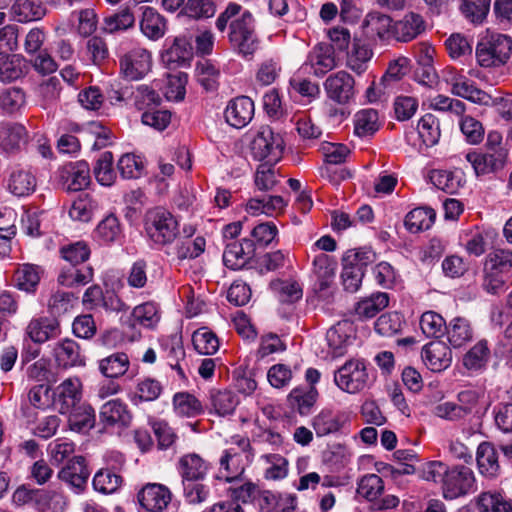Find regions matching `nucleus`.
Listing matches in <instances>:
<instances>
[{
    "label": "nucleus",
    "instance_id": "nucleus-1",
    "mask_svg": "<svg viewBox=\"0 0 512 512\" xmlns=\"http://www.w3.org/2000/svg\"><path fill=\"white\" fill-rule=\"evenodd\" d=\"M215 27L223 33L231 49L243 58H252L259 49L260 39L256 31V20L252 13L236 3L230 2L218 15Z\"/></svg>",
    "mask_w": 512,
    "mask_h": 512
},
{
    "label": "nucleus",
    "instance_id": "nucleus-2",
    "mask_svg": "<svg viewBox=\"0 0 512 512\" xmlns=\"http://www.w3.org/2000/svg\"><path fill=\"white\" fill-rule=\"evenodd\" d=\"M144 229L148 238L157 246L171 244L179 234L176 217L163 207H154L145 213Z\"/></svg>",
    "mask_w": 512,
    "mask_h": 512
},
{
    "label": "nucleus",
    "instance_id": "nucleus-3",
    "mask_svg": "<svg viewBox=\"0 0 512 512\" xmlns=\"http://www.w3.org/2000/svg\"><path fill=\"white\" fill-rule=\"evenodd\" d=\"M512 53V38L504 34H492L478 42L476 59L482 67H499L507 63Z\"/></svg>",
    "mask_w": 512,
    "mask_h": 512
},
{
    "label": "nucleus",
    "instance_id": "nucleus-4",
    "mask_svg": "<svg viewBox=\"0 0 512 512\" xmlns=\"http://www.w3.org/2000/svg\"><path fill=\"white\" fill-rule=\"evenodd\" d=\"M193 57L191 37L187 35L167 38L160 54L162 64L170 70L190 66Z\"/></svg>",
    "mask_w": 512,
    "mask_h": 512
},
{
    "label": "nucleus",
    "instance_id": "nucleus-5",
    "mask_svg": "<svg viewBox=\"0 0 512 512\" xmlns=\"http://www.w3.org/2000/svg\"><path fill=\"white\" fill-rule=\"evenodd\" d=\"M336 385L347 393H357L368 386L369 374L363 360L347 361L334 375Z\"/></svg>",
    "mask_w": 512,
    "mask_h": 512
},
{
    "label": "nucleus",
    "instance_id": "nucleus-6",
    "mask_svg": "<svg viewBox=\"0 0 512 512\" xmlns=\"http://www.w3.org/2000/svg\"><path fill=\"white\" fill-rule=\"evenodd\" d=\"M477 490L476 478L471 468L463 465L452 466L442 488L443 497L453 500Z\"/></svg>",
    "mask_w": 512,
    "mask_h": 512
},
{
    "label": "nucleus",
    "instance_id": "nucleus-7",
    "mask_svg": "<svg viewBox=\"0 0 512 512\" xmlns=\"http://www.w3.org/2000/svg\"><path fill=\"white\" fill-rule=\"evenodd\" d=\"M152 68V54L142 47H134L119 57L120 74L127 80L144 78Z\"/></svg>",
    "mask_w": 512,
    "mask_h": 512
},
{
    "label": "nucleus",
    "instance_id": "nucleus-8",
    "mask_svg": "<svg viewBox=\"0 0 512 512\" xmlns=\"http://www.w3.org/2000/svg\"><path fill=\"white\" fill-rule=\"evenodd\" d=\"M284 149V141L279 132L259 130L250 143L254 159L266 162H277Z\"/></svg>",
    "mask_w": 512,
    "mask_h": 512
},
{
    "label": "nucleus",
    "instance_id": "nucleus-9",
    "mask_svg": "<svg viewBox=\"0 0 512 512\" xmlns=\"http://www.w3.org/2000/svg\"><path fill=\"white\" fill-rule=\"evenodd\" d=\"M337 66L335 49L333 45L319 43L308 53L299 72L312 73L316 77H323Z\"/></svg>",
    "mask_w": 512,
    "mask_h": 512
},
{
    "label": "nucleus",
    "instance_id": "nucleus-10",
    "mask_svg": "<svg viewBox=\"0 0 512 512\" xmlns=\"http://www.w3.org/2000/svg\"><path fill=\"white\" fill-rule=\"evenodd\" d=\"M477 177L497 174L504 169L508 161V150L478 152L470 151L465 155Z\"/></svg>",
    "mask_w": 512,
    "mask_h": 512
},
{
    "label": "nucleus",
    "instance_id": "nucleus-11",
    "mask_svg": "<svg viewBox=\"0 0 512 512\" xmlns=\"http://www.w3.org/2000/svg\"><path fill=\"white\" fill-rule=\"evenodd\" d=\"M89 475L90 472L83 456L72 457L58 472V478L68 484L76 494H80L85 490Z\"/></svg>",
    "mask_w": 512,
    "mask_h": 512
},
{
    "label": "nucleus",
    "instance_id": "nucleus-12",
    "mask_svg": "<svg viewBox=\"0 0 512 512\" xmlns=\"http://www.w3.org/2000/svg\"><path fill=\"white\" fill-rule=\"evenodd\" d=\"M53 406L61 413L67 414L78 405L81 399V382L77 377L65 379L53 390Z\"/></svg>",
    "mask_w": 512,
    "mask_h": 512
},
{
    "label": "nucleus",
    "instance_id": "nucleus-13",
    "mask_svg": "<svg viewBox=\"0 0 512 512\" xmlns=\"http://www.w3.org/2000/svg\"><path fill=\"white\" fill-rule=\"evenodd\" d=\"M255 254V244L251 239L230 241L223 252V263L231 270H240L246 267Z\"/></svg>",
    "mask_w": 512,
    "mask_h": 512
},
{
    "label": "nucleus",
    "instance_id": "nucleus-14",
    "mask_svg": "<svg viewBox=\"0 0 512 512\" xmlns=\"http://www.w3.org/2000/svg\"><path fill=\"white\" fill-rule=\"evenodd\" d=\"M15 503L24 504L35 500L42 508L52 509L54 512H63L66 507L64 497L53 491L29 490L25 487L18 488L13 494Z\"/></svg>",
    "mask_w": 512,
    "mask_h": 512
},
{
    "label": "nucleus",
    "instance_id": "nucleus-15",
    "mask_svg": "<svg viewBox=\"0 0 512 512\" xmlns=\"http://www.w3.org/2000/svg\"><path fill=\"white\" fill-rule=\"evenodd\" d=\"M354 85V78L349 73L346 71H338L331 74L325 80L324 89L331 100L339 104H345L348 103L355 94Z\"/></svg>",
    "mask_w": 512,
    "mask_h": 512
},
{
    "label": "nucleus",
    "instance_id": "nucleus-16",
    "mask_svg": "<svg viewBox=\"0 0 512 512\" xmlns=\"http://www.w3.org/2000/svg\"><path fill=\"white\" fill-rule=\"evenodd\" d=\"M426 30L423 16L415 12H407L401 19L393 22L391 36L398 42L407 43Z\"/></svg>",
    "mask_w": 512,
    "mask_h": 512
},
{
    "label": "nucleus",
    "instance_id": "nucleus-17",
    "mask_svg": "<svg viewBox=\"0 0 512 512\" xmlns=\"http://www.w3.org/2000/svg\"><path fill=\"white\" fill-rule=\"evenodd\" d=\"M254 102L248 96H238L230 100L224 117L232 128H245L254 117Z\"/></svg>",
    "mask_w": 512,
    "mask_h": 512
},
{
    "label": "nucleus",
    "instance_id": "nucleus-18",
    "mask_svg": "<svg viewBox=\"0 0 512 512\" xmlns=\"http://www.w3.org/2000/svg\"><path fill=\"white\" fill-rule=\"evenodd\" d=\"M60 179L63 189L68 192L84 190L90 184L88 163L78 161L64 165L60 170Z\"/></svg>",
    "mask_w": 512,
    "mask_h": 512
},
{
    "label": "nucleus",
    "instance_id": "nucleus-19",
    "mask_svg": "<svg viewBox=\"0 0 512 512\" xmlns=\"http://www.w3.org/2000/svg\"><path fill=\"white\" fill-rule=\"evenodd\" d=\"M138 501L148 512H162L171 502L172 494L170 490L157 483H149L138 493Z\"/></svg>",
    "mask_w": 512,
    "mask_h": 512
},
{
    "label": "nucleus",
    "instance_id": "nucleus-20",
    "mask_svg": "<svg viewBox=\"0 0 512 512\" xmlns=\"http://www.w3.org/2000/svg\"><path fill=\"white\" fill-rule=\"evenodd\" d=\"M446 81L451 86L452 94L456 96L486 106L492 102L491 95L475 87L473 82L464 75L452 72Z\"/></svg>",
    "mask_w": 512,
    "mask_h": 512
},
{
    "label": "nucleus",
    "instance_id": "nucleus-21",
    "mask_svg": "<svg viewBox=\"0 0 512 512\" xmlns=\"http://www.w3.org/2000/svg\"><path fill=\"white\" fill-rule=\"evenodd\" d=\"M336 262L327 254L321 253L313 260V273L317 280L314 286L319 297H325L334 281Z\"/></svg>",
    "mask_w": 512,
    "mask_h": 512
},
{
    "label": "nucleus",
    "instance_id": "nucleus-22",
    "mask_svg": "<svg viewBox=\"0 0 512 512\" xmlns=\"http://www.w3.org/2000/svg\"><path fill=\"white\" fill-rule=\"evenodd\" d=\"M422 358L431 371L440 372L451 365L452 352L445 343L433 341L423 347Z\"/></svg>",
    "mask_w": 512,
    "mask_h": 512
},
{
    "label": "nucleus",
    "instance_id": "nucleus-23",
    "mask_svg": "<svg viewBox=\"0 0 512 512\" xmlns=\"http://www.w3.org/2000/svg\"><path fill=\"white\" fill-rule=\"evenodd\" d=\"M53 356L59 367L71 368L85 365L79 344L72 339H64L54 345Z\"/></svg>",
    "mask_w": 512,
    "mask_h": 512
},
{
    "label": "nucleus",
    "instance_id": "nucleus-24",
    "mask_svg": "<svg viewBox=\"0 0 512 512\" xmlns=\"http://www.w3.org/2000/svg\"><path fill=\"white\" fill-rule=\"evenodd\" d=\"M26 334L34 343L41 344L60 336V323L55 318H34L29 322L26 328Z\"/></svg>",
    "mask_w": 512,
    "mask_h": 512
},
{
    "label": "nucleus",
    "instance_id": "nucleus-25",
    "mask_svg": "<svg viewBox=\"0 0 512 512\" xmlns=\"http://www.w3.org/2000/svg\"><path fill=\"white\" fill-rule=\"evenodd\" d=\"M209 470V463L196 453H188L180 457L178 472L182 481H202Z\"/></svg>",
    "mask_w": 512,
    "mask_h": 512
},
{
    "label": "nucleus",
    "instance_id": "nucleus-26",
    "mask_svg": "<svg viewBox=\"0 0 512 512\" xmlns=\"http://www.w3.org/2000/svg\"><path fill=\"white\" fill-rule=\"evenodd\" d=\"M99 419L105 427L115 425L127 427L131 422L132 416L126 404L119 399H113L102 405Z\"/></svg>",
    "mask_w": 512,
    "mask_h": 512
},
{
    "label": "nucleus",
    "instance_id": "nucleus-27",
    "mask_svg": "<svg viewBox=\"0 0 512 512\" xmlns=\"http://www.w3.org/2000/svg\"><path fill=\"white\" fill-rule=\"evenodd\" d=\"M491 359V350L486 339L476 342L463 356V366L471 373L484 371Z\"/></svg>",
    "mask_w": 512,
    "mask_h": 512
},
{
    "label": "nucleus",
    "instance_id": "nucleus-28",
    "mask_svg": "<svg viewBox=\"0 0 512 512\" xmlns=\"http://www.w3.org/2000/svg\"><path fill=\"white\" fill-rule=\"evenodd\" d=\"M30 63L20 54H4L0 57V80L12 82L25 76Z\"/></svg>",
    "mask_w": 512,
    "mask_h": 512
},
{
    "label": "nucleus",
    "instance_id": "nucleus-29",
    "mask_svg": "<svg viewBox=\"0 0 512 512\" xmlns=\"http://www.w3.org/2000/svg\"><path fill=\"white\" fill-rule=\"evenodd\" d=\"M499 454L493 444L482 442L476 452V461L480 474L495 478L500 473Z\"/></svg>",
    "mask_w": 512,
    "mask_h": 512
},
{
    "label": "nucleus",
    "instance_id": "nucleus-30",
    "mask_svg": "<svg viewBox=\"0 0 512 512\" xmlns=\"http://www.w3.org/2000/svg\"><path fill=\"white\" fill-rule=\"evenodd\" d=\"M42 270L34 264L19 265L12 278L15 288L26 293H34L39 285Z\"/></svg>",
    "mask_w": 512,
    "mask_h": 512
},
{
    "label": "nucleus",
    "instance_id": "nucleus-31",
    "mask_svg": "<svg viewBox=\"0 0 512 512\" xmlns=\"http://www.w3.org/2000/svg\"><path fill=\"white\" fill-rule=\"evenodd\" d=\"M447 340L453 348H461L473 339L471 323L464 317H455L446 326Z\"/></svg>",
    "mask_w": 512,
    "mask_h": 512
},
{
    "label": "nucleus",
    "instance_id": "nucleus-32",
    "mask_svg": "<svg viewBox=\"0 0 512 512\" xmlns=\"http://www.w3.org/2000/svg\"><path fill=\"white\" fill-rule=\"evenodd\" d=\"M93 275L91 266L68 264L61 269L57 281L62 286L73 288L88 284L92 281Z\"/></svg>",
    "mask_w": 512,
    "mask_h": 512
},
{
    "label": "nucleus",
    "instance_id": "nucleus-33",
    "mask_svg": "<svg viewBox=\"0 0 512 512\" xmlns=\"http://www.w3.org/2000/svg\"><path fill=\"white\" fill-rule=\"evenodd\" d=\"M141 9L140 29L142 33L151 40L162 38L166 32L165 19L152 7L144 6Z\"/></svg>",
    "mask_w": 512,
    "mask_h": 512
},
{
    "label": "nucleus",
    "instance_id": "nucleus-34",
    "mask_svg": "<svg viewBox=\"0 0 512 512\" xmlns=\"http://www.w3.org/2000/svg\"><path fill=\"white\" fill-rule=\"evenodd\" d=\"M11 14L16 21L26 23L42 19L46 14V8L41 1L15 0Z\"/></svg>",
    "mask_w": 512,
    "mask_h": 512
},
{
    "label": "nucleus",
    "instance_id": "nucleus-35",
    "mask_svg": "<svg viewBox=\"0 0 512 512\" xmlns=\"http://www.w3.org/2000/svg\"><path fill=\"white\" fill-rule=\"evenodd\" d=\"M389 305V295L385 292H376L357 302L355 314L361 320L371 319Z\"/></svg>",
    "mask_w": 512,
    "mask_h": 512
},
{
    "label": "nucleus",
    "instance_id": "nucleus-36",
    "mask_svg": "<svg viewBox=\"0 0 512 512\" xmlns=\"http://www.w3.org/2000/svg\"><path fill=\"white\" fill-rule=\"evenodd\" d=\"M392 25V19L388 15L380 12L368 13L363 23L365 33L368 36H377L381 40L391 35Z\"/></svg>",
    "mask_w": 512,
    "mask_h": 512
},
{
    "label": "nucleus",
    "instance_id": "nucleus-37",
    "mask_svg": "<svg viewBox=\"0 0 512 512\" xmlns=\"http://www.w3.org/2000/svg\"><path fill=\"white\" fill-rule=\"evenodd\" d=\"M372 56L373 52L369 45L360 40H354L352 49L347 55V66L361 75L367 70Z\"/></svg>",
    "mask_w": 512,
    "mask_h": 512
},
{
    "label": "nucleus",
    "instance_id": "nucleus-38",
    "mask_svg": "<svg viewBox=\"0 0 512 512\" xmlns=\"http://www.w3.org/2000/svg\"><path fill=\"white\" fill-rule=\"evenodd\" d=\"M436 218L435 211L428 207H418L411 210L405 217L404 225L411 233L429 229Z\"/></svg>",
    "mask_w": 512,
    "mask_h": 512
},
{
    "label": "nucleus",
    "instance_id": "nucleus-39",
    "mask_svg": "<svg viewBox=\"0 0 512 512\" xmlns=\"http://www.w3.org/2000/svg\"><path fill=\"white\" fill-rule=\"evenodd\" d=\"M352 324L348 321L338 322L328 329L326 340L334 355H341L343 348L349 343Z\"/></svg>",
    "mask_w": 512,
    "mask_h": 512
},
{
    "label": "nucleus",
    "instance_id": "nucleus-40",
    "mask_svg": "<svg viewBox=\"0 0 512 512\" xmlns=\"http://www.w3.org/2000/svg\"><path fill=\"white\" fill-rule=\"evenodd\" d=\"M8 187L18 197L28 196L35 191L36 177L28 170L17 169L11 173Z\"/></svg>",
    "mask_w": 512,
    "mask_h": 512
},
{
    "label": "nucleus",
    "instance_id": "nucleus-41",
    "mask_svg": "<svg viewBox=\"0 0 512 512\" xmlns=\"http://www.w3.org/2000/svg\"><path fill=\"white\" fill-rule=\"evenodd\" d=\"M164 349L168 365L177 371V374L181 379H184L185 372L182 362L185 361V350L181 337L174 335L168 338L164 343Z\"/></svg>",
    "mask_w": 512,
    "mask_h": 512
},
{
    "label": "nucleus",
    "instance_id": "nucleus-42",
    "mask_svg": "<svg viewBox=\"0 0 512 512\" xmlns=\"http://www.w3.org/2000/svg\"><path fill=\"white\" fill-rule=\"evenodd\" d=\"M95 413L90 405L81 404L71 409L68 423L71 430L83 432L94 426Z\"/></svg>",
    "mask_w": 512,
    "mask_h": 512
},
{
    "label": "nucleus",
    "instance_id": "nucleus-43",
    "mask_svg": "<svg viewBox=\"0 0 512 512\" xmlns=\"http://www.w3.org/2000/svg\"><path fill=\"white\" fill-rule=\"evenodd\" d=\"M61 82L56 76H52L41 82L37 89V98L43 108H50L57 104L61 93Z\"/></svg>",
    "mask_w": 512,
    "mask_h": 512
},
{
    "label": "nucleus",
    "instance_id": "nucleus-44",
    "mask_svg": "<svg viewBox=\"0 0 512 512\" xmlns=\"http://www.w3.org/2000/svg\"><path fill=\"white\" fill-rule=\"evenodd\" d=\"M135 24V17L130 8L126 7L120 11L106 16L103 20L102 30L108 34L125 31Z\"/></svg>",
    "mask_w": 512,
    "mask_h": 512
},
{
    "label": "nucleus",
    "instance_id": "nucleus-45",
    "mask_svg": "<svg viewBox=\"0 0 512 512\" xmlns=\"http://www.w3.org/2000/svg\"><path fill=\"white\" fill-rule=\"evenodd\" d=\"M317 397L318 391L315 387H298L290 392L289 401L301 415H307L316 403Z\"/></svg>",
    "mask_w": 512,
    "mask_h": 512
},
{
    "label": "nucleus",
    "instance_id": "nucleus-46",
    "mask_svg": "<svg viewBox=\"0 0 512 512\" xmlns=\"http://www.w3.org/2000/svg\"><path fill=\"white\" fill-rule=\"evenodd\" d=\"M129 368V358L125 353H114L99 362L100 372L107 378H118Z\"/></svg>",
    "mask_w": 512,
    "mask_h": 512
},
{
    "label": "nucleus",
    "instance_id": "nucleus-47",
    "mask_svg": "<svg viewBox=\"0 0 512 512\" xmlns=\"http://www.w3.org/2000/svg\"><path fill=\"white\" fill-rule=\"evenodd\" d=\"M285 201L281 196H264L262 198H251L246 204V211L253 215L266 214L283 209Z\"/></svg>",
    "mask_w": 512,
    "mask_h": 512
},
{
    "label": "nucleus",
    "instance_id": "nucleus-48",
    "mask_svg": "<svg viewBox=\"0 0 512 512\" xmlns=\"http://www.w3.org/2000/svg\"><path fill=\"white\" fill-rule=\"evenodd\" d=\"M117 168L123 179H138L145 170V160L140 155L126 153L118 160Z\"/></svg>",
    "mask_w": 512,
    "mask_h": 512
},
{
    "label": "nucleus",
    "instance_id": "nucleus-49",
    "mask_svg": "<svg viewBox=\"0 0 512 512\" xmlns=\"http://www.w3.org/2000/svg\"><path fill=\"white\" fill-rule=\"evenodd\" d=\"M173 407L181 417H196L202 413L201 402L188 392H178L173 397Z\"/></svg>",
    "mask_w": 512,
    "mask_h": 512
},
{
    "label": "nucleus",
    "instance_id": "nucleus-50",
    "mask_svg": "<svg viewBox=\"0 0 512 512\" xmlns=\"http://www.w3.org/2000/svg\"><path fill=\"white\" fill-rule=\"evenodd\" d=\"M439 138L440 130H406L405 132L407 144L421 153L437 144Z\"/></svg>",
    "mask_w": 512,
    "mask_h": 512
},
{
    "label": "nucleus",
    "instance_id": "nucleus-51",
    "mask_svg": "<svg viewBox=\"0 0 512 512\" xmlns=\"http://www.w3.org/2000/svg\"><path fill=\"white\" fill-rule=\"evenodd\" d=\"M410 70V60L400 56L389 62L385 73L380 78L381 85H386L393 91L395 84L400 81Z\"/></svg>",
    "mask_w": 512,
    "mask_h": 512
},
{
    "label": "nucleus",
    "instance_id": "nucleus-52",
    "mask_svg": "<svg viewBox=\"0 0 512 512\" xmlns=\"http://www.w3.org/2000/svg\"><path fill=\"white\" fill-rule=\"evenodd\" d=\"M26 375L28 380L39 384L45 383L51 385L57 381L56 374L52 369L50 360L40 358L28 366Z\"/></svg>",
    "mask_w": 512,
    "mask_h": 512
},
{
    "label": "nucleus",
    "instance_id": "nucleus-53",
    "mask_svg": "<svg viewBox=\"0 0 512 512\" xmlns=\"http://www.w3.org/2000/svg\"><path fill=\"white\" fill-rule=\"evenodd\" d=\"M342 417L329 410H322L313 419V428L317 436L322 437L339 431L342 427Z\"/></svg>",
    "mask_w": 512,
    "mask_h": 512
},
{
    "label": "nucleus",
    "instance_id": "nucleus-54",
    "mask_svg": "<svg viewBox=\"0 0 512 512\" xmlns=\"http://www.w3.org/2000/svg\"><path fill=\"white\" fill-rule=\"evenodd\" d=\"M477 506L480 512H512V505L498 492H482Z\"/></svg>",
    "mask_w": 512,
    "mask_h": 512
},
{
    "label": "nucleus",
    "instance_id": "nucleus-55",
    "mask_svg": "<svg viewBox=\"0 0 512 512\" xmlns=\"http://www.w3.org/2000/svg\"><path fill=\"white\" fill-rule=\"evenodd\" d=\"M163 390L161 383L153 378L139 380L132 398L134 404L150 402L159 398Z\"/></svg>",
    "mask_w": 512,
    "mask_h": 512
},
{
    "label": "nucleus",
    "instance_id": "nucleus-56",
    "mask_svg": "<svg viewBox=\"0 0 512 512\" xmlns=\"http://www.w3.org/2000/svg\"><path fill=\"white\" fill-rule=\"evenodd\" d=\"M85 56L92 64L96 66L103 65L109 57L106 41L100 36L88 38L85 44Z\"/></svg>",
    "mask_w": 512,
    "mask_h": 512
},
{
    "label": "nucleus",
    "instance_id": "nucleus-57",
    "mask_svg": "<svg viewBox=\"0 0 512 512\" xmlns=\"http://www.w3.org/2000/svg\"><path fill=\"white\" fill-rule=\"evenodd\" d=\"M270 287L279 301L284 303L296 302L303 295L302 288L296 281L275 280L271 282Z\"/></svg>",
    "mask_w": 512,
    "mask_h": 512
},
{
    "label": "nucleus",
    "instance_id": "nucleus-58",
    "mask_svg": "<svg viewBox=\"0 0 512 512\" xmlns=\"http://www.w3.org/2000/svg\"><path fill=\"white\" fill-rule=\"evenodd\" d=\"M93 487L103 494L115 492L122 484V477L111 469H100L93 478Z\"/></svg>",
    "mask_w": 512,
    "mask_h": 512
},
{
    "label": "nucleus",
    "instance_id": "nucleus-59",
    "mask_svg": "<svg viewBox=\"0 0 512 512\" xmlns=\"http://www.w3.org/2000/svg\"><path fill=\"white\" fill-rule=\"evenodd\" d=\"M192 342L195 350L202 355H212L219 349L217 336L207 328H200L193 333Z\"/></svg>",
    "mask_w": 512,
    "mask_h": 512
},
{
    "label": "nucleus",
    "instance_id": "nucleus-60",
    "mask_svg": "<svg viewBox=\"0 0 512 512\" xmlns=\"http://www.w3.org/2000/svg\"><path fill=\"white\" fill-rule=\"evenodd\" d=\"M446 326L444 318L434 311H427L420 318V328L429 338H440L444 335Z\"/></svg>",
    "mask_w": 512,
    "mask_h": 512
},
{
    "label": "nucleus",
    "instance_id": "nucleus-61",
    "mask_svg": "<svg viewBox=\"0 0 512 512\" xmlns=\"http://www.w3.org/2000/svg\"><path fill=\"white\" fill-rule=\"evenodd\" d=\"M384 491V483L377 474H367L358 482L357 493L372 502Z\"/></svg>",
    "mask_w": 512,
    "mask_h": 512
},
{
    "label": "nucleus",
    "instance_id": "nucleus-62",
    "mask_svg": "<svg viewBox=\"0 0 512 512\" xmlns=\"http://www.w3.org/2000/svg\"><path fill=\"white\" fill-rule=\"evenodd\" d=\"M132 318L135 323L143 327L153 328L159 322L160 315L156 304L146 302L133 309Z\"/></svg>",
    "mask_w": 512,
    "mask_h": 512
},
{
    "label": "nucleus",
    "instance_id": "nucleus-63",
    "mask_svg": "<svg viewBox=\"0 0 512 512\" xmlns=\"http://www.w3.org/2000/svg\"><path fill=\"white\" fill-rule=\"evenodd\" d=\"M60 254L68 264L86 266L90 249L85 242L78 241L61 247Z\"/></svg>",
    "mask_w": 512,
    "mask_h": 512
},
{
    "label": "nucleus",
    "instance_id": "nucleus-64",
    "mask_svg": "<svg viewBox=\"0 0 512 512\" xmlns=\"http://www.w3.org/2000/svg\"><path fill=\"white\" fill-rule=\"evenodd\" d=\"M25 104V94L20 88L10 87L0 91V108L4 113L13 114Z\"/></svg>",
    "mask_w": 512,
    "mask_h": 512
}]
</instances>
